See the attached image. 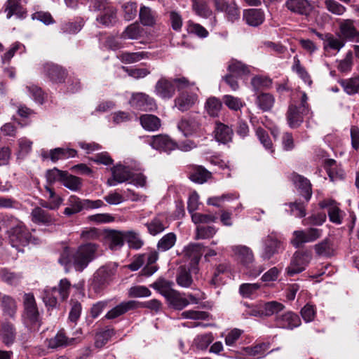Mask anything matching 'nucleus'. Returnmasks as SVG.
I'll return each instance as SVG.
<instances>
[{
	"label": "nucleus",
	"instance_id": "obj_31",
	"mask_svg": "<svg viewBox=\"0 0 359 359\" xmlns=\"http://www.w3.org/2000/svg\"><path fill=\"white\" fill-rule=\"evenodd\" d=\"M191 8L201 18H208L212 15V11L206 0H191Z\"/></svg>",
	"mask_w": 359,
	"mask_h": 359
},
{
	"label": "nucleus",
	"instance_id": "obj_64",
	"mask_svg": "<svg viewBox=\"0 0 359 359\" xmlns=\"http://www.w3.org/2000/svg\"><path fill=\"white\" fill-rule=\"evenodd\" d=\"M216 233V229L211 226H198L196 228V239H205L212 237Z\"/></svg>",
	"mask_w": 359,
	"mask_h": 359
},
{
	"label": "nucleus",
	"instance_id": "obj_53",
	"mask_svg": "<svg viewBox=\"0 0 359 359\" xmlns=\"http://www.w3.org/2000/svg\"><path fill=\"white\" fill-rule=\"evenodd\" d=\"M3 309L10 317H13L16 313L17 305L14 299L10 296L4 295L1 299Z\"/></svg>",
	"mask_w": 359,
	"mask_h": 359
},
{
	"label": "nucleus",
	"instance_id": "obj_36",
	"mask_svg": "<svg viewBox=\"0 0 359 359\" xmlns=\"http://www.w3.org/2000/svg\"><path fill=\"white\" fill-rule=\"evenodd\" d=\"M139 17L143 25L152 26L156 22V13L149 7L143 6L140 9Z\"/></svg>",
	"mask_w": 359,
	"mask_h": 359
},
{
	"label": "nucleus",
	"instance_id": "obj_44",
	"mask_svg": "<svg viewBox=\"0 0 359 359\" xmlns=\"http://www.w3.org/2000/svg\"><path fill=\"white\" fill-rule=\"evenodd\" d=\"M228 71L229 73L238 77H241L243 75H247L250 73L248 67L238 60H232L229 63L228 66Z\"/></svg>",
	"mask_w": 359,
	"mask_h": 359
},
{
	"label": "nucleus",
	"instance_id": "obj_61",
	"mask_svg": "<svg viewBox=\"0 0 359 359\" xmlns=\"http://www.w3.org/2000/svg\"><path fill=\"white\" fill-rule=\"evenodd\" d=\"M325 42L327 43V45L324 46L325 48L329 46L330 48L337 50H339L345 45V42L343 39H337L330 33L325 34Z\"/></svg>",
	"mask_w": 359,
	"mask_h": 359
},
{
	"label": "nucleus",
	"instance_id": "obj_39",
	"mask_svg": "<svg viewBox=\"0 0 359 359\" xmlns=\"http://www.w3.org/2000/svg\"><path fill=\"white\" fill-rule=\"evenodd\" d=\"M109 242V248L116 250L123 245L125 240V232L112 230L107 235Z\"/></svg>",
	"mask_w": 359,
	"mask_h": 359
},
{
	"label": "nucleus",
	"instance_id": "obj_43",
	"mask_svg": "<svg viewBox=\"0 0 359 359\" xmlns=\"http://www.w3.org/2000/svg\"><path fill=\"white\" fill-rule=\"evenodd\" d=\"M71 283L67 278L61 279L58 287H53V291L57 292L62 301L66 300L70 292Z\"/></svg>",
	"mask_w": 359,
	"mask_h": 359
},
{
	"label": "nucleus",
	"instance_id": "obj_62",
	"mask_svg": "<svg viewBox=\"0 0 359 359\" xmlns=\"http://www.w3.org/2000/svg\"><path fill=\"white\" fill-rule=\"evenodd\" d=\"M58 298L60 297L57 293L53 291V287L45 290L43 300L46 306L50 308L56 307Z\"/></svg>",
	"mask_w": 359,
	"mask_h": 359
},
{
	"label": "nucleus",
	"instance_id": "obj_18",
	"mask_svg": "<svg viewBox=\"0 0 359 359\" xmlns=\"http://www.w3.org/2000/svg\"><path fill=\"white\" fill-rule=\"evenodd\" d=\"M43 73L53 83H62L67 75L65 69L53 63L45 64Z\"/></svg>",
	"mask_w": 359,
	"mask_h": 359
},
{
	"label": "nucleus",
	"instance_id": "obj_63",
	"mask_svg": "<svg viewBox=\"0 0 359 359\" xmlns=\"http://www.w3.org/2000/svg\"><path fill=\"white\" fill-rule=\"evenodd\" d=\"M223 102L231 110L238 111L241 109L244 103L240 98L233 97L232 95H226L223 97Z\"/></svg>",
	"mask_w": 359,
	"mask_h": 359
},
{
	"label": "nucleus",
	"instance_id": "obj_55",
	"mask_svg": "<svg viewBox=\"0 0 359 359\" xmlns=\"http://www.w3.org/2000/svg\"><path fill=\"white\" fill-rule=\"evenodd\" d=\"M67 175V171H62L57 168L46 171V177L48 184H53L56 182L62 183V179Z\"/></svg>",
	"mask_w": 359,
	"mask_h": 359
},
{
	"label": "nucleus",
	"instance_id": "obj_48",
	"mask_svg": "<svg viewBox=\"0 0 359 359\" xmlns=\"http://www.w3.org/2000/svg\"><path fill=\"white\" fill-rule=\"evenodd\" d=\"M222 104V102L215 97L208 98L205 102V109L211 116H217Z\"/></svg>",
	"mask_w": 359,
	"mask_h": 359
},
{
	"label": "nucleus",
	"instance_id": "obj_27",
	"mask_svg": "<svg viewBox=\"0 0 359 359\" xmlns=\"http://www.w3.org/2000/svg\"><path fill=\"white\" fill-rule=\"evenodd\" d=\"M191 272L194 273L191 266H180L176 276L177 283L181 287H189L193 283Z\"/></svg>",
	"mask_w": 359,
	"mask_h": 359
},
{
	"label": "nucleus",
	"instance_id": "obj_23",
	"mask_svg": "<svg viewBox=\"0 0 359 359\" xmlns=\"http://www.w3.org/2000/svg\"><path fill=\"white\" fill-rule=\"evenodd\" d=\"M214 134L215 138L217 142L222 144H227L232 141L233 131L227 125L219 121H216Z\"/></svg>",
	"mask_w": 359,
	"mask_h": 359
},
{
	"label": "nucleus",
	"instance_id": "obj_21",
	"mask_svg": "<svg viewBox=\"0 0 359 359\" xmlns=\"http://www.w3.org/2000/svg\"><path fill=\"white\" fill-rule=\"evenodd\" d=\"M198 96L195 93L183 92L175 99V107L184 112L191 109L197 101Z\"/></svg>",
	"mask_w": 359,
	"mask_h": 359
},
{
	"label": "nucleus",
	"instance_id": "obj_57",
	"mask_svg": "<svg viewBox=\"0 0 359 359\" xmlns=\"http://www.w3.org/2000/svg\"><path fill=\"white\" fill-rule=\"evenodd\" d=\"M134 306L135 309L139 308H147L151 311H154L156 313H158L161 310L162 304L159 300L154 299L144 302L135 301Z\"/></svg>",
	"mask_w": 359,
	"mask_h": 359
},
{
	"label": "nucleus",
	"instance_id": "obj_28",
	"mask_svg": "<svg viewBox=\"0 0 359 359\" xmlns=\"http://www.w3.org/2000/svg\"><path fill=\"white\" fill-rule=\"evenodd\" d=\"M237 259L245 266H248L254 261L252 251L247 246L238 245L233 248Z\"/></svg>",
	"mask_w": 359,
	"mask_h": 359
},
{
	"label": "nucleus",
	"instance_id": "obj_59",
	"mask_svg": "<svg viewBox=\"0 0 359 359\" xmlns=\"http://www.w3.org/2000/svg\"><path fill=\"white\" fill-rule=\"evenodd\" d=\"M123 18L130 21L134 19L137 13V5L135 2H127L122 6Z\"/></svg>",
	"mask_w": 359,
	"mask_h": 359
},
{
	"label": "nucleus",
	"instance_id": "obj_26",
	"mask_svg": "<svg viewBox=\"0 0 359 359\" xmlns=\"http://www.w3.org/2000/svg\"><path fill=\"white\" fill-rule=\"evenodd\" d=\"M243 19L246 23L252 27H257L263 23L264 13L261 9L251 8L244 11Z\"/></svg>",
	"mask_w": 359,
	"mask_h": 359
},
{
	"label": "nucleus",
	"instance_id": "obj_42",
	"mask_svg": "<svg viewBox=\"0 0 359 359\" xmlns=\"http://www.w3.org/2000/svg\"><path fill=\"white\" fill-rule=\"evenodd\" d=\"M339 83L348 95H354L359 92V77L341 79Z\"/></svg>",
	"mask_w": 359,
	"mask_h": 359
},
{
	"label": "nucleus",
	"instance_id": "obj_4",
	"mask_svg": "<svg viewBox=\"0 0 359 359\" xmlns=\"http://www.w3.org/2000/svg\"><path fill=\"white\" fill-rule=\"evenodd\" d=\"M192 85L193 84L184 76L174 79L161 77L155 85L154 92L160 98L163 100H170L175 95L176 89L180 91Z\"/></svg>",
	"mask_w": 359,
	"mask_h": 359
},
{
	"label": "nucleus",
	"instance_id": "obj_35",
	"mask_svg": "<svg viewBox=\"0 0 359 359\" xmlns=\"http://www.w3.org/2000/svg\"><path fill=\"white\" fill-rule=\"evenodd\" d=\"M174 283L164 278H159L151 285V287L158 291L165 299L175 290L172 288Z\"/></svg>",
	"mask_w": 359,
	"mask_h": 359
},
{
	"label": "nucleus",
	"instance_id": "obj_2",
	"mask_svg": "<svg viewBox=\"0 0 359 359\" xmlns=\"http://www.w3.org/2000/svg\"><path fill=\"white\" fill-rule=\"evenodd\" d=\"M1 225L8 229L9 242L15 248L25 246L30 243L34 245L39 243V239L33 237L25 224L11 215H4Z\"/></svg>",
	"mask_w": 359,
	"mask_h": 359
},
{
	"label": "nucleus",
	"instance_id": "obj_29",
	"mask_svg": "<svg viewBox=\"0 0 359 359\" xmlns=\"http://www.w3.org/2000/svg\"><path fill=\"white\" fill-rule=\"evenodd\" d=\"M135 300H130L128 302H121L112 309H111L105 316L107 319H114L128 311L135 309L134 306Z\"/></svg>",
	"mask_w": 359,
	"mask_h": 359
},
{
	"label": "nucleus",
	"instance_id": "obj_49",
	"mask_svg": "<svg viewBox=\"0 0 359 359\" xmlns=\"http://www.w3.org/2000/svg\"><path fill=\"white\" fill-rule=\"evenodd\" d=\"M211 177V173L202 166H197L190 176V179L195 182L203 184Z\"/></svg>",
	"mask_w": 359,
	"mask_h": 359
},
{
	"label": "nucleus",
	"instance_id": "obj_1",
	"mask_svg": "<svg viewBox=\"0 0 359 359\" xmlns=\"http://www.w3.org/2000/svg\"><path fill=\"white\" fill-rule=\"evenodd\" d=\"M99 245L86 243L76 248L66 246L60 253L58 262L67 269L72 265L76 271H83L97 256Z\"/></svg>",
	"mask_w": 359,
	"mask_h": 359
},
{
	"label": "nucleus",
	"instance_id": "obj_47",
	"mask_svg": "<svg viewBox=\"0 0 359 359\" xmlns=\"http://www.w3.org/2000/svg\"><path fill=\"white\" fill-rule=\"evenodd\" d=\"M69 320L76 323L81 314V304L78 300L72 299L69 302Z\"/></svg>",
	"mask_w": 359,
	"mask_h": 359
},
{
	"label": "nucleus",
	"instance_id": "obj_22",
	"mask_svg": "<svg viewBox=\"0 0 359 359\" xmlns=\"http://www.w3.org/2000/svg\"><path fill=\"white\" fill-rule=\"evenodd\" d=\"M32 221L36 224L50 226L55 224L56 219L47 210L41 207L34 208L31 212Z\"/></svg>",
	"mask_w": 359,
	"mask_h": 359
},
{
	"label": "nucleus",
	"instance_id": "obj_41",
	"mask_svg": "<svg viewBox=\"0 0 359 359\" xmlns=\"http://www.w3.org/2000/svg\"><path fill=\"white\" fill-rule=\"evenodd\" d=\"M264 317H269L273 315H280V312L283 311L285 306L276 301L268 302L262 305Z\"/></svg>",
	"mask_w": 359,
	"mask_h": 359
},
{
	"label": "nucleus",
	"instance_id": "obj_20",
	"mask_svg": "<svg viewBox=\"0 0 359 359\" xmlns=\"http://www.w3.org/2000/svg\"><path fill=\"white\" fill-rule=\"evenodd\" d=\"M285 5L291 12L306 17L312 11V6L309 0H287Z\"/></svg>",
	"mask_w": 359,
	"mask_h": 359
},
{
	"label": "nucleus",
	"instance_id": "obj_40",
	"mask_svg": "<svg viewBox=\"0 0 359 359\" xmlns=\"http://www.w3.org/2000/svg\"><path fill=\"white\" fill-rule=\"evenodd\" d=\"M62 184L71 191H78L82 187L83 180L67 172V175L62 179Z\"/></svg>",
	"mask_w": 359,
	"mask_h": 359
},
{
	"label": "nucleus",
	"instance_id": "obj_24",
	"mask_svg": "<svg viewBox=\"0 0 359 359\" xmlns=\"http://www.w3.org/2000/svg\"><path fill=\"white\" fill-rule=\"evenodd\" d=\"M85 202L86 199L82 200L74 195L70 196L67 200L69 207L65 208L64 214L69 217L86 209V203Z\"/></svg>",
	"mask_w": 359,
	"mask_h": 359
},
{
	"label": "nucleus",
	"instance_id": "obj_19",
	"mask_svg": "<svg viewBox=\"0 0 359 359\" xmlns=\"http://www.w3.org/2000/svg\"><path fill=\"white\" fill-rule=\"evenodd\" d=\"M99 12L100 13L96 17V21L100 25L105 27H110L116 23L118 20L117 9L114 6H110Z\"/></svg>",
	"mask_w": 359,
	"mask_h": 359
},
{
	"label": "nucleus",
	"instance_id": "obj_33",
	"mask_svg": "<svg viewBox=\"0 0 359 359\" xmlns=\"http://www.w3.org/2000/svg\"><path fill=\"white\" fill-rule=\"evenodd\" d=\"M6 12L8 19L13 15L21 19L26 16V11L21 6L20 0H8Z\"/></svg>",
	"mask_w": 359,
	"mask_h": 359
},
{
	"label": "nucleus",
	"instance_id": "obj_17",
	"mask_svg": "<svg viewBox=\"0 0 359 359\" xmlns=\"http://www.w3.org/2000/svg\"><path fill=\"white\" fill-rule=\"evenodd\" d=\"M151 147L156 150L170 152L177 148V144L168 136L158 135L153 136L149 140Z\"/></svg>",
	"mask_w": 359,
	"mask_h": 359
},
{
	"label": "nucleus",
	"instance_id": "obj_51",
	"mask_svg": "<svg viewBox=\"0 0 359 359\" xmlns=\"http://www.w3.org/2000/svg\"><path fill=\"white\" fill-rule=\"evenodd\" d=\"M325 212L314 213L303 219L302 224L304 226H321L326 221Z\"/></svg>",
	"mask_w": 359,
	"mask_h": 359
},
{
	"label": "nucleus",
	"instance_id": "obj_60",
	"mask_svg": "<svg viewBox=\"0 0 359 359\" xmlns=\"http://www.w3.org/2000/svg\"><path fill=\"white\" fill-rule=\"evenodd\" d=\"M290 208V215H294L297 217H304L306 216V205L304 203L295 201L294 203H285Z\"/></svg>",
	"mask_w": 359,
	"mask_h": 359
},
{
	"label": "nucleus",
	"instance_id": "obj_14",
	"mask_svg": "<svg viewBox=\"0 0 359 359\" xmlns=\"http://www.w3.org/2000/svg\"><path fill=\"white\" fill-rule=\"evenodd\" d=\"M112 177L107 180V184L115 186L117 183H123L133 177V172L129 167L117 164L111 169Z\"/></svg>",
	"mask_w": 359,
	"mask_h": 359
},
{
	"label": "nucleus",
	"instance_id": "obj_11",
	"mask_svg": "<svg viewBox=\"0 0 359 359\" xmlns=\"http://www.w3.org/2000/svg\"><path fill=\"white\" fill-rule=\"evenodd\" d=\"M203 249L204 247L201 243H190L184 249V256L190 259L189 266L194 273L198 271V265L203 255Z\"/></svg>",
	"mask_w": 359,
	"mask_h": 359
},
{
	"label": "nucleus",
	"instance_id": "obj_5",
	"mask_svg": "<svg viewBox=\"0 0 359 359\" xmlns=\"http://www.w3.org/2000/svg\"><path fill=\"white\" fill-rule=\"evenodd\" d=\"M115 264H109L100 267L93 274L90 281V288L96 293L100 292L112 280L116 271Z\"/></svg>",
	"mask_w": 359,
	"mask_h": 359
},
{
	"label": "nucleus",
	"instance_id": "obj_9",
	"mask_svg": "<svg viewBox=\"0 0 359 359\" xmlns=\"http://www.w3.org/2000/svg\"><path fill=\"white\" fill-rule=\"evenodd\" d=\"M177 128L184 136L202 133L203 131V128L198 117L191 116L182 118L178 123Z\"/></svg>",
	"mask_w": 359,
	"mask_h": 359
},
{
	"label": "nucleus",
	"instance_id": "obj_46",
	"mask_svg": "<svg viewBox=\"0 0 359 359\" xmlns=\"http://www.w3.org/2000/svg\"><path fill=\"white\" fill-rule=\"evenodd\" d=\"M176 235L174 233H168L163 236L158 242V250L162 252L170 250L176 242Z\"/></svg>",
	"mask_w": 359,
	"mask_h": 359
},
{
	"label": "nucleus",
	"instance_id": "obj_10",
	"mask_svg": "<svg viewBox=\"0 0 359 359\" xmlns=\"http://www.w3.org/2000/svg\"><path fill=\"white\" fill-rule=\"evenodd\" d=\"M274 325L278 328L293 330L301 325V319L295 313L287 311L275 316Z\"/></svg>",
	"mask_w": 359,
	"mask_h": 359
},
{
	"label": "nucleus",
	"instance_id": "obj_45",
	"mask_svg": "<svg viewBox=\"0 0 359 359\" xmlns=\"http://www.w3.org/2000/svg\"><path fill=\"white\" fill-rule=\"evenodd\" d=\"M114 330L111 327H107L104 331L97 333L95 337V347H103L114 334Z\"/></svg>",
	"mask_w": 359,
	"mask_h": 359
},
{
	"label": "nucleus",
	"instance_id": "obj_8",
	"mask_svg": "<svg viewBox=\"0 0 359 359\" xmlns=\"http://www.w3.org/2000/svg\"><path fill=\"white\" fill-rule=\"evenodd\" d=\"M129 103L137 110L153 111L156 109L154 99L144 93H133Z\"/></svg>",
	"mask_w": 359,
	"mask_h": 359
},
{
	"label": "nucleus",
	"instance_id": "obj_16",
	"mask_svg": "<svg viewBox=\"0 0 359 359\" xmlns=\"http://www.w3.org/2000/svg\"><path fill=\"white\" fill-rule=\"evenodd\" d=\"M308 113L309 111L302 110V108L299 106L293 104H290L286 114L289 126L292 128H298L304 121V115Z\"/></svg>",
	"mask_w": 359,
	"mask_h": 359
},
{
	"label": "nucleus",
	"instance_id": "obj_54",
	"mask_svg": "<svg viewBox=\"0 0 359 359\" xmlns=\"http://www.w3.org/2000/svg\"><path fill=\"white\" fill-rule=\"evenodd\" d=\"M146 226L149 233L153 236H156L161 233L165 229L163 222L157 217L152 219L149 222H147Z\"/></svg>",
	"mask_w": 359,
	"mask_h": 359
},
{
	"label": "nucleus",
	"instance_id": "obj_13",
	"mask_svg": "<svg viewBox=\"0 0 359 359\" xmlns=\"http://www.w3.org/2000/svg\"><path fill=\"white\" fill-rule=\"evenodd\" d=\"M290 180L306 201L308 202L312 196L311 184L309 180L294 172L290 175Z\"/></svg>",
	"mask_w": 359,
	"mask_h": 359
},
{
	"label": "nucleus",
	"instance_id": "obj_6",
	"mask_svg": "<svg viewBox=\"0 0 359 359\" xmlns=\"http://www.w3.org/2000/svg\"><path fill=\"white\" fill-rule=\"evenodd\" d=\"M323 230L311 227L306 230L294 231L292 233L293 238L291 244L296 248H300L304 243L314 242L321 237Z\"/></svg>",
	"mask_w": 359,
	"mask_h": 359
},
{
	"label": "nucleus",
	"instance_id": "obj_25",
	"mask_svg": "<svg viewBox=\"0 0 359 359\" xmlns=\"http://www.w3.org/2000/svg\"><path fill=\"white\" fill-rule=\"evenodd\" d=\"M169 307L181 311L189 304V301L187 298L182 297V294L177 290H175L165 299Z\"/></svg>",
	"mask_w": 359,
	"mask_h": 359
},
{
	"label": "nucleus",
	"instance_id": "obj_58",
	"mask_svg": "<svg viewBox=\"0 0 359 359\" xmlns=\"http://www.w3.org/2000/svg\"><path fill=\"white\" fill-rule=\"evenodd\" d=\"M228 21L233 23L240 19V10L235 3H230L224 9Z\"/></svg>",
	"mask_w": 359,
	"mask_h": 359
},
{
	"label": "nucleus",
	"instance_id": "obj_32",
	"mask_svg": "<svg viewBox=\"0 0 359 359\" xmlns=\"http://www.w3.org/2000/svg\"><path fill=\"white\" fill-rule=\"evenodd\" d=\"M141 126L148 131H156L161 127V120L153 114H143L140 118Z\"/></svg>",
	"mask_w": 359,
	"mask_h": 359
},
{
	"label": "nucleus",
	"instance_id": "obj_56",
	"mask_svg": "<svg viewBox=\"0 0 359 359\" xmlns=\"http://www.w3.org/2000/svg\"><path fill=\"white\" fill-rule=\"evenodd\" d=\"M271 83L270 79L263 76H255L251 80V85L256 93L262 89L269 88Z\"/></svg>",
	"mask_w": 359,
	"mask_h": 359
},
{
	"label": "nucleus",
	"instance_id": "obj_7",
	"mask_svg": "<svg viewBox=\"0 0 359 359\" xmlns=\"http://www.w3.org/2000/svg\"><path fill=\"white\" fill-rule=\"evenodd\" d=\"M311 259V252L308 251L296 252L287 268V274L292 276L302 272Z\"/></svg>",
	"mask_w": 359,
	"mask_h": 359
},
{
	"label": "nucleus",
	"instance_id": "obj_15",
	"mask_svg": "<svg viewBox=\"0 0 359 359\" xmlns=\"http://www.w3.org/2000/svg\"><path fill=\"white\" fill-rule=\"evenodd\" d=\"M264 248L262 253L264 259H270L274 255L279 252L281 249V241L276 233H271L264 239Z\"/></svg>",
	"mask_w": 359,
	"mask_h": 359
},
{
	"label": "nucleus",
	"instance_id": "obj_50",
	"mask_svg": "<svg viewBox=\"0 0 359 359\" xmlns=\"http://www.w3.org/2000/svg\"><path fill=\"white\" fill-rule=\"evenodd\" d=\"M142 35L140 27L137 23L128 25L121 33V38L123 39H137Z\"/></svg>",
	"mask_w": 359,
	"mask_h": 359
},
{
	"label": "nucleus",
	"instance_id": "obj_52",
	"mask_svg": "<svg viewBox=\"0 0 359 359\" xmlns=\"http://www.w3.org/2000/svg\"><path fill=\"white\" fill-rule=\"evenodd\" d=\"M125 240L128 243L130 248L137 250L142 248L144 244L139 233L133 231L125 232Z\"/></svg>",
	"mask_w": 359,
	"mask_h": 359
},
{
	"label": "nucleus",
	"instance_id": "obj_3",
	"mask_svg": "<svg viewBox=\"0 0 359 359\" xmlns=\"http://www.w3.org/2000/svg\"><path fill=\"white\" fill-rule=\"evenodd\" d=\"M22 305L21 318L23 325L30 331L39 330L41 325V317L32 293L24 294Z\"/></svg>",
	"mask_w": 359,
	"mask_h": 359
},
{
	"label": "nucleus",
	"instance_id": "obj_38",
	"mask_svg": "<svg viewBox=\"0 0 359 359\" xmlns=\"http://www.w3.org/2000/svg\"><path fill=\"white\" fill-rule=\"evenodd\" d=\"M147 52H123L118 56V58L121 62L125 64H131L140 61L144 58L148 57Z\"/></svg>",
	"mask_w": 359,
	"mask_h": 359
},
{
	"label": "nucleus",
	"instance_id": "obj_30",
	"mask_svg": "<svg viewBox=\"0 0 359 359\" xmlns=\"http://www.w3.org/2000/svg\"><path fill=\"white\" fill-rule=\"evenodd\" d=\"M315 250L318 255L330 257L334 255L335 249L333 241L328 238L315 245Z\"/></svg>",
	"mask_w": 359,
	"mask_h": 359
},
{
	"label": "nucleus",
	"instance_id": "obj_37",
	"mask_svg": "<svg viewBox=\"0 0 359 359\" xmlns=\"http://www.w3.org/2000/svg\"><path fill=\"white\" fill-rule=\"evenodd\" d=\"M1 334L3 342L6 345L9 346L13 344L16 337V332L12 323L8 322L4 323L1 325Z\"/></svg>",
	"mask_w": 359,
	"mask_h": 359
},
{
	"label": "nucleus",
	"instance_id": "obj_12",
	"mask_svg": "<svg viewBox=\"0 0 359 359\" xmlns=\"http://www.w3.org/2000/svg\"><path fill=\"white\" fill-rule=\"evenodd\" d=\"M339 37L346 41L359 43V32L354 26L353 21L350 19L343 20L339 23Z\"/></svg>",
	"mask_w": 359,
	"mask_h": 359
},
{
	"label": "nucleus",
	"instance_id": "obj_34",
	"mask_svg": "<svg viewBox=\"0 0 359 359\" xmlns=\"http://www.w3.org/2000/svg\"><path fill=\"white\" fill-rule=\"evenodd\" d=\"M275 102L274 97L268 93H262L257 95L255 103L263 111H270Z\"/></svg>",
	"mask_w": 359,
	"mask_h": 359
}]
</instances>
